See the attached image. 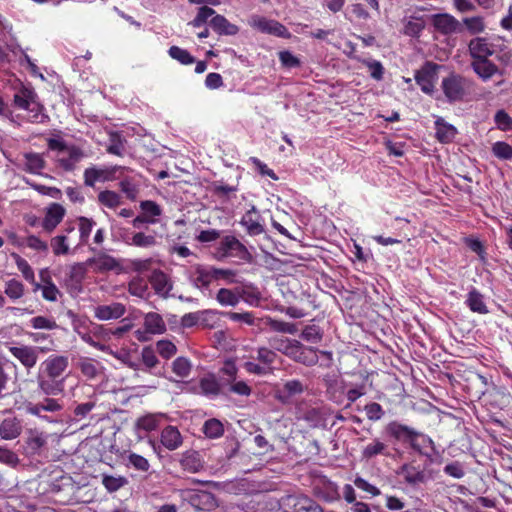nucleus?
<instances>
[{
	"mask_svg": "<svg viewBox=\"0 0 512 512\" xmlns=\"http://www.w3.org/2000/svg\"><path fill=\"white\" fill-rule=\"evenodd\" d=\"M47 145L48 149L54 152L56 166L64 172L74 171L83 159L89 157L84 146L67 142L61 137L48 139Z\"/></svg>",
	"mask_w": 512,
	"mask_h": 512,
	"instance_id": "1",
	"label": "nucleus"
},
{
	"mask_svg": "<svg viewBox=\"0 0 512 512\" xmlns=\"http://www.w3.org/2000/svg\"><path fill=\"white\" fill-rule=\"evenodd\" d=\"M73 329L83 342L109 354L112 353V350L107 344L108 341L111 340L113 335L122 331L121 329L113 331L104 325L81 319L73 321Z\"/></svg>",
	"mask_w": 512,
	"mask_h": 512,
	"instance_id": "2",
	"label": "nucleus"
},
{
	"mask_svg": "<svg viewBox=\"0 0 512 512\" xmlns=\"http://www.w3.org/2000/svg\"><path fill=\"white\" fill-rule=\"evenodd\" d=\"M13 105L28 112V119L33 123H44L48 116L43 112L44 107L38 101L36 92L31 86L20 84L15 87Z\"/></svg>",
	"mask_w": 512,
	"mask_h": 512,
	"instance_id": "3",
	"label": "nucleus"
},
{
	"mask_svg": "<svg viewBox=\"0 0 512 512\" xmlns=\"http://www.w3.org/2000/svg\"><path fill=\"white\" fill-rule=\"evenodd\" d=\"M469 53L474 59H488L505 48L504 39L500 36L475 37L468 45Z\"/></svg>",
	"mask_w": 512,
	"mask_h": 512,
	"instance_id": "4",
	"label": "nucleus"
},
{
	"mask_svg": "<svg viewBox=\"0 0 512 512\" xmlns=\"http://www.w3.org/2000/svg\"><path fill=\"white\" fill-rule=\"evenodd\" d=\"M441 87L446 99L449 102H457L463 100L465 97L468 82L464 77L452 73L449 76L443 78Z\"/></svg>",
	"mask_w": 512,
	"mask_h": 512,
	"instance_id": "5",
	"label": "nucleus"
},
{
	"mask_svg": "<svg viewBox=\"0 0 512 512\" xmlns=\"http://www.w3.org/2000/svg\"><path fill=\"white\" fill-rule=\"evenodd\" d=\"M50 347H37L31 345L10 346L9 352L27 369H32L38 361L39 353L51 351Z\"/></svg>",
	"mask_w": 512,
	"mask_h": 512,
	"instance_id": "6",
	"label": "nucleus"
},
{
	"mask_svg": "<svg viewBox=\"0 0 512 512\" xmlns=\"http://www.w3.org/2000/svg\"><path fill=\"white\" fill-rule=\"evenodd\" d=\"M248 24L259 32L288 38L290 36L287 28L276 20L267 19L260 15H252Z\"/></svg>",
	"mask_w": 512,
	"mask_h": 512,
	"instance_id": "7",
	"label": "nucleus"
},
{
	"mask_svg": "<svg viewBox=\"0 0 512 512\" xmlns=\"http://www.w3.org/2000/svg\"><path fill=\"white\" fill-rule=\"evenodd\" d=\"M16 166L18 169L29 174L43 176V170L46 167V160L43 154L37 152H25L17 158Z\"/></svg>",
	"mask_w": 512,
	"mask_h": 512,
	"instance_id": "8",
	"label": "nucleus"
},
{
	"mask_svg": "<svg viewBox=\"0 0 512 512\" xmlns=\"http://www.w3.org/2000/svg\"><path fill=\"white\" fill-rule=\"evenodd\" d=\"M127 169L121 166H113L110 168H97L95 166L86 168L83 174L84 184L93 187L96 182H104L112 180L119 172L121 175Z\"/></svg>",
	"mask_w": 512,
	"mask_h": 512,
	"instance_id": "9",
	"label": "nucleus"
},
{
	"mask_svg": "<svg viewBox=\"0 0 512 512\" xmlns=\"http://www.w3.org/2000/svg\"><path fill=\"white\" fill-rule=\"evenodd\" d=\"M399 475L403 478L404 482L410 486H418L427 483L429 480L434 479L432 470H428L427 466L423 469L416 467L412 464H404L401 466Z\"/></svg>",
	"mask_w": 512,
	"mask_h": 512,
	"instance_id": "10",
	"label": "nucleus"
},
{
	"mask_svg": "<svg viewBox=\"0 0 512 512\" xmlns=\"http://www.w3.org/2000/svg\"><path fill=\"white\" fill-rule=\"evenodd\" d=\"M66 215L65 208L59 203H52L44 210V217L40 222L43 231L50 234L63 221Z\"/></svg>",
	"mask_w": 512,
	"mask_h": 512,
	"instance_id": "11",
	"label": "nucleus"
},
{
	"mask_svg": "<svg viewBox=\"0 0 512 512\" xmlns=\"http://www.w3.org/2000/svg\"><path fill=\"white\" fill-rule=\"evenodd\" d=\"M69 365V359L64 355H50L47 357L39 367V371L46 375L60 379Z\"/></svg>",
	"mask_w": 512,
	"mask_h": 512,
	"instance_id": "12",
	"label": "nucleus"
},
{
	"mask_svg": "<svg viewBox=\"0 0 512 512\" xmlns=\"http://www.w3.org/2000/svg\"><path fill=\"white\" fill-rule=\"evenodd\" d=\"M86 264L91 267L93 271L98 273L121 270V264L119 261L113 256L103 252L87 259Z\"/></svg>",
	"mask_w": 512,
	"mask_h": 512,
	"instance_id": "13",
	"label": "nucleus"
},
{
	"mask_svg": "<svg viewBox=\"0 0 512 512\" xmlns=\"http://www.w3.org/2000/svg\"><path fill=\"white\" fill-rule=\"evenodd\" d=\"M240 224L250 236H257L265 232L263 218L254 205L242 216Z\"/></svg>",
	"mask_w": 512,
	"mask_h": 512,
	"instance_id": "14",
	"label": "nucleus"
},
{
	"mask_svg": "<svg viewBox=\"0 0 512 512\" xmlns=\"http://www.w3.org/2000/svg\"><path fill=\"white\" fill-rule=\"evenodd\" d=\"M436 68L437 65L426 63L425 66L415 74L416 83L420 86L421 90L425 94H432L434 92Z\"/></svg>",
	"mask_w": 512,
	"mask_h": 512,
	"instance_id": "15",
	"label": "nucleus"
},
{
	"mask_svg": "<svg viewBox=\"0 0 512 512\" xmlns=\"http://www.w3.org/2000/svg\"><path fill=\"white\" fill-rule=\"evenodd\" d=\"M37 385L39 391L46 396H56L64 391V380L46 375L38 370Z\"/></svg>",
	"mask_w": 512,
	"mask_h": 512,
	"instance_id": "16",
	"label": "nucleus"
},
{
	"mask_svg": "<svg viewBox=\"0 0 512 512\" xmlns=\"http://www.w3.org/2000/svg\"><path fill=\"white\" fill-rule=\"evenodd\" d=\"M125 312V306L119 302L94 307V316L100 321L119 319Z\"/></svg>",
	"mask_w": 512,
	"mask_h": 512,
	"instance_id": "17",
	"label": "nucleus"
},
{
	"mask_svg": "<svg viewBox=\"0 0 512 512\" xmlns=\"http://www.w3.org/2000/svg\"><path fill=\"white\" fill-rule=\"evenodd\" d=\"M410 446L419 454L427 457L430 463L433 462L432 453L436 452V450L434 442L429 436L415 430Z\"/></svg>",
	"mask_w": 512,
	"mask_h": 512,
	"instance_id": "18",
	"label": "nucleus"
},
{
	"mask_svg": "<svg viewBox=\"0 0 512 512\" xmlns=\"http://www.w3.org/2000/svg\"><path fill=\"white\" fill-rule=\"evenodd\" d=\"M191 280L193 284L201 289H208L211 282L214 280V267L204 266V265H196L191 270L190 274Z\"/></svg>",
	"mask_w": 512,
	"mask_h": 512,
	"instance_id": "19",
	"label": "nucleus"
},
{
	"mask_svg": "<svg viewBox=\"0 0 512 512\" xmlns=\"http://www.w3.org/2000/svg\"><path fill=\"white\" fill-rule=\"evenodd\" d=\"M434 27L442 34L449 35L462 31L461 23L451 15L438 14L433 18Z\"/></svg>",
	"mask_w": 512,
	"mask_h": 512,
	"instance_id": "20",
	"label": "nucleus"
},
{
	"mask_svg": "<svg viewBox=\"0 0 512 512\" xmlns=\"http://www.w3.org/2000/svg\"><path fill=\"white\" fill-rule=\"evenodd\" d=\"M287 501L293 505V512H324L319 504L304 495L288 496Z\"/></svg>",
	"mask_w": 512,
	"mask_h": 512,
	"instance_id": "21",
	"label": "nucleus"
},
{
	"mask_svg": "<svg viewBox=\"0 0 512 512\" xmlns=\"http://www.w3.org/2000/svg\"><path fill=\"white\" fill-rule=\"evenodd\" d=\"M466 306L474 313L488 314L489 309L484 301V295L475 287H471L465 300Z\"/></svg>",
	"mask_w": 512,
	"mask_h": 512,
	"instance_id": "22",
	"label": "nucleus"
},
{
	"mask_svg": "<svg viewBox=\"0 0 512 512\" xmlns=\"http://www.w3.org/2000/svg\"><path fill=\"white\" fill-rule=\"evenodd\" d=\"M386 431L394 439L409 444L413 435H415V429L397 421L390 422L386 427Z\"/></svg>",
	"mask_w": 512,
	"mask_h": 512,
	"instance_id": "23",
	"label": "nucleus"
},
{
	"mask_svg": "<svg viewBox=\"0 0 512 512\" xmlns=\"http://www.w3.org/2000/svg\"><path fill=\"white\" fill-rule=\"evenodd\" d=\"M22 425L16 417H7L0 424V436L4 440H13L20 436Z\"/></svg>",
	"mask_w": 512,
	"mask_h": 512,
	"instance_id": "24",
	"label": "nucleus"
},
{
	"mask_svg": "<svg viewBox=\"0 0 512 512\" xmlns=\"http://www.w3.org/2000/svg\"><path fill=\"white\" fill-rule=\"evenodd\" d=\"M77 367L88 379H95L103 372L102 364L99 361L88 357H81L77 362Z\"/></svg>",
	"mask_w": 512,
	"mask_h": 512,
	"instance_id": "25",
	"label": "nucleus"
},
{
	"mask_svg": "<svg viewBox=\"0 0 512 512\" xmlns=\"http://www.w3.org/2000/svg\"><path fill=\"white\" fill-rule=\"evenodd\" d=\"M48 435L38 430H30L27 436L26 445L31 455H39L46 446Z\"/></svg>",
	"mask_w": 512,
	"mask_h": 512,
	"instance_id": "26",
	"label": "nucleus"
},
{
	"mask_svg": "<svg viewBox=\"0 0 512 512\" xmlns=\"http://www.w3.org/2000/svg\"><path fill=\"white\" fill-rule=\"evenodd\" d=\"M161 443L168 450H176L182 444V437L174 426H167L161 432Z\"/></svg>",
	"mask_w": 512,
	"mask_h": 512,
	"instance_id": "27",
	"label": "nucleus"
},
{
	"mask_svg": "<svg viewBox=\"0 0 512 512\" xmlns=\"http://www.w3.org/2000/svg\"><path fill=\"white\" fill-rule=\"evenodd\" d=\"M150 282L156 294L162 297H166L172 289L168 276L161 271H155L150 278Z\"/></svg>",
	"mask_w": 512,
	"mask_h": 512,
	"instance_id": "28",
	"label": "nucleus"
},
{
	"mask_svg": "<svg viewBox=\"0 0 512 512\" xmlns=\"http://www.w3.org/2000/svg\"><path fill=\"white\" fill-rule=\"evenodd\" d=\"M436 137L441 143H450L456 136V128L447 123L443 118H437L435 121Z\"/></svg>",
	"mask_w": 512,
	"mask_h": 512,
	"instance_id": "29",
	"label": "nucleus"
},
{
	"mask_svg": "<svg viewBox=\"0 0 512 512\" xmlns=\"http://www.w3.org/2000/svg\"><path fill=\"white\" fill-rule=\"evenodd\" d=\"M123 459L128 468H133L139 472H148L150 463L144 456L132 451L125 452Z\"/></svg>",
	"mask_w": 512,
	"mask_h": 512,
	"instance_id": "30",
	"label": "nucleus"
},
{
	"mask_svg": "<svg viewBox=\"0 0 512 512\" xmlns=\"http://www.w3.org/2000/svg\"><path fill=\"white\" fill-rule=\"evenodd\" d=\"M78 230H79V243L76 245L75 250L88 244L90 234L96 225L95 221L81 216L78 219Z\"/></svg>",
	"mask_w": 512,
	"mask_h": 512,
	"instance_id": "31",
	"label": "nucleus"
},
{
	"mask_svg": "<svg viewBox=\"0 0 512 512\" xmlns=\"http://www.w3.org/2000/svg\"><path fill=\"white\" fill-rule=\"evenodd\" d=\"M144 326L150 334H162L166 330V325L162 317L154 312L147 313L144 317Z\"/></svg>",
	"mask_w": 512,
	"mask_h": 512,
	"instance_id": "32",
	"label": "nucleus"
},
{
	"mask_svg": "<svg viewBox=\"0 0 512 512\" xmlns=\"http://www.w3.org/2000/svg\"><path fill=\"white\" fill-rule=\"evenodd\" d=\"M211 27L219 34L236 35L239 28L230 23L224 16L216 15L210 21Z\"/></svg>",
	"mask_w": 512,
	"mask_h": 512,
	"instance_id": "33",
	"label": "nucleus"
},
{
	"mask_svg": "<svg viewBox=\"0 0 512 512\" xmlns=\"http://www.w3.org/2000/svg\"><path fill=\"white\" fill-rule=\"evenodd\" d=\"M142 214L148 220V224L158 223V218L162 215V208L152 200H144L140 202Z\"/></svg>",
	"mask_w": 512,
	"mask_h": 512,
	"instance_id": "34",
	"label": "nucleus"
},
{
	"mask_svg": "<svg viewBox=\"0 0 512 512\" xmlns=\"http://www.w3.org/2000/svg\"><path fill=\"white\" fill-rule=\"evenodd\" d=\"M180 464L184 470L190 473H196L203 468L200 455L195 451H188L184 453L180 460Z\"/></svg>",
	"mask_w": 512,
	"mask_h": 512,
	"instance_id": "35",
	"label": "nucleus"
},
{
	"mask_svg": "<svg viewBox=\"0 0 512 512\" xmlns=\"http://www.w3.org/2000/svg\"><path fill=\"white\" fill-rule=\"evenodd\" d=\"M315 495L326 502H335L340 499L338 486L334 482H327L323 487L315 488Z\"/></svg>",
	"mask_w": 512,
	"mask_h": 512,
	"instance_id": "36",
	"label": "nucleus"
},
{
	"mask_svg": "<svg viewBox=\"0 0 512 512\" xmlns=\"http://www.w3.org/2000/svg\"><path fill=\"white\" fill-rule=\"evenodd\" d=\"M378 455H388V445L380 439L375 438L363 448L362 457L371 459Z\"/></svg>",
	"mask_w": 512,
	"mask_h": 512,
	"instance_id": "37",
	"label": "nucleus"
},
{
	"mask_svg": "<svg viewBox=\"0 0 512 512\" xmlns=\"http://www.w3.org/2000/svg\"><path fill=\"white\" fill-rule=\"evenodd\" d=\"M472 68L484 80L491 78L497 72V66L487 59H475Z\"/></svg>",
	"mask_w": 512,
	"mask_h": 512,
	"instance_id": "38",
	"label": "nucleus"
},
{
	"mask_svg": "<svg viewBox=\"0 0 512 512\" xmlns=\"http://www.w3.org/2000/svg\"><path fill=\"white\" fill-rule=\"evenodd\" d=\"M216 300L222 306H236L240 302V288L234 290L221 288L216 295Z\"/></svg>",
	"mask_w": 512,
	"mask_h": 512,
	"instance_id": "39",
	"label": "nucleus"
},
{
	"mask_svg": "<svg viewBox=\"0 0 512 512\" xmlns=\"http://www.w3.org/2000/svg\"><path fill=\"white\" fill-rule=\"evenodd\" d=\"M164 417L163 414H148L139 418L136 422V429L138 432H150L159 426L161 419Z\"/></svg>",
	"mask_w": 512,
	"mask_h": 512,
	"instance_id": "40",
	"label": "nucleus"
},
{
	"mask_svg": "<svg viewBox=\"0 0 512 512\" xmlns=\"http://www.w3.org/2000/svg\"><path fill=\"white\" fill-rule=\"evenodd\" d=\"M50 246L55 256L68 255L71 253L69 237L66 234H58L51 238Z\"/></svg>",
	"mask_w": 512,
	"mask_h": 512,
	"instance_id": "41",
	"label": "nucleus"
},
{
	"mask_svg": "<svg viewBox=\"0 0 512 512\" xmlns=\"http://www.w3.org/2000/svg\"><path fill=\"white\" fill-rule=\"evenodd\" d=\"M128 245L140 247V248H150L156 245V237L152 234H146L144 232H136L134 233L127 241Z\"/></svg>",
	"mask_w": 512,
	"mask_h": 512,
	"instance_id": "42",
	"label": "nucleus"
},
{
	"mask_svg": "<svg viewBox=\"0 0 512 512\" xmlns=\"http://www.w3.org/2000/svg\"><path fill=\"white\" fill-rule=\"evenodd\" d=\"M199 387L201 393L209 397L217 396L220 393V384L214 375H208L201 378Z\"/></svg>",
	"mask_w": 512,
	"mask_h": 512,
	"instance_id": "43",
	"label": "nucleus"
},
{
	"mask_svg": "<svg viewBox=\"0 0 512 512\" xmlns=\"http://www.w3.org/2000/svg\"><path fill=\"white\" fill-rule=\"evenodd\" d=\"M128 484V479L124 476L102 475V485L110 492H116Z\"/></svg>",
	"mask_w": 512,
	"mask_h": 512,
	"instance_id": "44",
	"label": "nucleus"
},
{
	"mask_svg": "<svg viewBox=\"0 0 512 512\" xmlns=\"http://www.w3.org/2000/svg\"><path fill=\"white\" fill-rule=\"evenodd\" d=\"M203 432L208 438H220L224 434V426L220 420L211 418L205 421Z\"/></svg>",
	"mask_w": 512,
	"mask_h": 512,
	"instance_id": "45",
	"label": "nucleus"
},
{
	"mask_svg": "<svg viewBox=\"0 0 512 512\" xmlns=\"http://www.w3.org/2000/svg\"><path fill=\"white\" fill-rule=\"evenodd\" d=\"M23 181L25 184L36 190L41 195L49 196L54 199H60L62 196V192L57 187H49L41 184H37L33 182L31 179L24 177Z\"/></svg>",
	"mask_w": 512,
	"mask_h": 512,
	"instance_id": "46",
	"label": "nucleus"
},
{
	"mask_svg": "<svg viewBox=\"0 0 512 512\" xmlns=\"http://www.w3.org/2000/svg\"><path fill=\"white\" fill-rule=\"evenodd\" d=\"M172 371L173 373L180 378H187L192 370V363L189 359L185 357H177L172 362Z\"/></svg>",
	"mask_w": 512,
	"mask_h": 512,
	"instance_id": "47",
	"label": "nucleus"
},
{
	"mask_svg": "<svg viewBox=\"0 0 512 512\" xmlns=\"http://www.w3.org/2000/svg\"><path fill=\"white\" fill-rule=\"evenodd\" d=\"M266 325L273 331L286 334H295L297 326L294 323L285 322L273 318L266 319Z\"/></svg>",
	"mask_w": 512,
	"mask_h": 512,
	"instance_id": "48",
	"label": "nucleus"
},
{
	"mask_svg": "<svg viewBox=\"0 0 512 512\" xmlns=\"http://www.w3.org/2000/svg\"><path fill=\"white\" fill-rule=\"evenodd\" d=\"M120 190L130 200H135L139 194V184L133 177H124L119 183Z\"/></svg>",
	"mask_w": 512,
	"mask_h": 512,
	"instance_id": "49",
	"label": "nucleus"
},
{
	"mask_svg": "<svg viewBox=\"0 0 512 512\" xmlns=\"http://www.w3.org/2000/svg\"><path fill=\"white\" fill-rule=\"evenodd\" d=\"M125 139L119 133H111L107 152L117 156H123L125 151Z\"/></svg>",
	"mask_w": 512,
	"mask_h": 512,
	"instance_id": "50",
	"label": "nucleus"
},
{
	"mask_svg": "<svg viewBox=\"0 0 512 512\" xmlns=\"http://www.w3.org/2000/svg\"><path fill=\"white\" fill-rule=\"evenodd\" d=\"M29 326L36 330H55L58 324L53 318L36 316L29 320Z\"/></svg>",
	"mask_w": 512,
	"mask_h": 512,
	"instance_id": "51",
	"label": "nucleus"
},
{
	"mask_svg": "<svg viewBox=\"0 0 512 512\" xmlns=\"http://www.w3.org/2000/svg\"><path fill=\"white\" fill-rule=\"evenodd\" d=\"M168 54L172 59L183 65H190L195 62V58L187 50L178 46H171Z\"/></svg>",
	"mask_w": 512,
	"mask_h": 512,
	"instance_id": "52",
	"label": "nucleus"
},
{
	"mask_svg": "<svg viewBox=\"0 0 512 512\" xmlns=\"http://www.w3.org/2000/svg\"><path fill=\"white\" fill-rule=\"evenodd\" d=\"M301 338L306 342L317 344L323 338V332L319 326L315 324L307 325L301 333Z\"/></svg>",
	"mask_w": 512,
	"mask_h": 512,
	"instance_id": "53",
	"label": "nucleus"
},
{
	"mask_svg": "<svg viewBox=\"0 0 512 512\" xmlns=\"http://www.w3.org/2000/svg\"><path fill=\"white\" fill-rule=\"evenodd\" d=\"M98 201L108 208H116L121 204V196L110 190L102 191L98 194Z\"/></svg>",
	"mask_w": 512,
	"mask_h": 512,
	"instance_id": "54",
	"label": "nucleus"
},
{
	"mask_svg": "<svg viewBox=\"0 0 512 512\" xmlns=\"http://www.w3.org/2000/svg\"><path fill=\"white\" fill-rule=\"evenodd\" d=\"M241 299L251 306H257L261 300V294L252 286H244L240 288V300Z\"/></svg>",
	"mask_w": 512,
	"mask_h": 512,
	"instance_id": "55",
	"label": "nucleus"
},
{
	"mask_svg": "<svg viewBox=\"0 0 512 512\" xmlns=\"http://www.w3.org/2000/svg\"><path fill=\"white\" fill-rule=\"evenodd\" d=\"M4 292L10 299L17 300L24 295V285L16 279H10L5 284Z\"/></svg>",
	"mask_w": 512,
	"mask_h": 512,
	"instance_id": "56",
	"label": "nucleus"
},
{
	"mask_svg": "<svg viewBox=\"0 0 512 512\" xmlns=\"http://www.w3.org/2000/svg\"><path fill=\"white\" fill-rule=\"evenodd\" d=\"M295 361L306 366L315 365L318 362L317 349L303 345V350L300 352Z\"/></svg>",
	"mask_w": 512,
	"mask_h": 512,
	"instance_id": "57",
	"label": "nucleus"
},
{
	"mask_svg": "<svg viewBox=\"0 0 512 512\" xmlns=\"http://www.w3.org/2000/svg\"><path fill=\"white\" fill-rule=\"evenodd\" d=\"M13 257L15 258L16 266H17L18 270L22 273L23 277L27 281L35 284L34 271H33L32 267L29 265V263L27 262V260H25L24 258L20 257L17 254H13Z\"/></svg>",
	"mask_w": 512,
	"mask_h": 512,
	"instance_id": "58",
	"label": "nucleus"
},
{
	"mask_svg": "<svg viewBox=\"0 0 512 512\" xmlns=\"http://www.w3.org/2000/svg\"><path fill=\"white\" fill-rule=\"evenodd\" d=\"M492 152L495 157L501 160L512 159V146L503 141H497L492 146Z\"/></svg>",
	"mask_w": 512,
	"mask_h": 512,
	"instance_id": "59",
	"label": "nucleus"
},
{
	"mask_svg": "<svg viewBox=\"0 0 512 512\" xmlns=\"http://www.w3.org/2000/svg\"><path fill=\"white\" fill-rule=\"evenodd\" d=\"M463 23L471 34H478L484 31L485 23L481 16L466 17Z\"/></svg>",
	"mask_w": 512,
	"mask_h": 512,
	"instance_id": "60",
	"label": "nucleus"
},
{
	"mask_svg": "<svg viewBox=\"0 0 512 512\" xmlns=\"http://www.w3.org/2000/svg\"><path fill=\"white\" fill-rule=\"evenodd\" d=\"M362 63L368 68L370 76L375 80H381L384 74V67L381 62L373 59H364Z\"/></svg>",
	"mask_w": 512,
	"mask_h": 512,
	"instance_id": "61",
	"label": "nucleus"
},
{
	"mask_svg": "<svg viewBox=\"0 0 512 512\" xmlns=\"http://www.w3.org/2000/svg\"><path fill=\"white\" fill-rule=\"evenodd\" d=\"M424 29V22L420 18H410L404 25V33L408 36H418Z\"/></svg>",
	"mask_w": 512,
	"mask_h": 512,
	"instance_id": "62",
	"label": "nucleus"
},
{
	"mask_svg": "<svg viewBox=\"0 0 512 512\" xmlns=\"http://www.w3.org/2000/svg\"><path fill=\"white\" fill-rule=\"evenodd\" d=\"M242 248L243 245L234 236H227L220 243V250L222 251L223 256H226L230 252L240 250Z\"/></svg>",
	"mask_w": 512,
	"mask_h": 512,
	"instance_id": "63",
	"label": "nucleus"
},
{
	"mask_svg": "<svg viewBox=\"0 0 512 512\" xmlns=\"http://www.w3.org/2000/svg\"><path fill=\"white\" fill-rule=\"evenodd\" d=\"M495 124L502 131L512 130V117L504 110L496 112L494 117Z\"/></svg>",
	"mask_w": 512,
	"mask_h": 512,
	"instance_id": "64",
	"label": "nucleus"
}]
</instances>
